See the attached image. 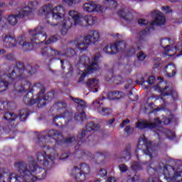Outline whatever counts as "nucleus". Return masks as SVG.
Masks as SVG:
<instances>
[{"label":"nucleus","instance_id":"f257e3e1","mask_svg":"<svg viewBox=\"0 0 182 182\" xmlns=\"http://www.w3.org/2000/svg\"><path fill=\"white\" fill-rule=\"evenodd\" d=\"M69 16L72 18L74 23H72L70 20H63L61 28L63 30L60 31L62 35H66L68 29L73 25L78 26H88L89 25H93L96 22V18L92 16H86L85 17L82 16L79 12L75 10H71L68 13Z\"/></svg>","mask_w":182,"mask_h":182},{"label":"nucleus","instance_id":"f03ea898","mask_svg":"<svg viewBox=\"0 0 182 182\" xmlns=\"http://www.w3.org/2000/svg\"><path fill=\"white\" fill-rule=\"evenodd\" d=\"M21 176H16L13 173L9 177L10 182H25V180L27 182H33L36 180H43L46 177V171L32 165L28 171L22 172Z\"/></svg>","mask_w":182,"mask_h":182},{"label":"nucleus","instance_id":"7ed1b4c3","mask_svg":"<svg viewBox=\"0 0 182 182\" xmlns=\"http://www.w3.org/2000/svg\"><path fill=\"white\" fill-rule=\"evenodd\" d=\"M39 14L45 15V16H48V18H53V19L59 21V19L63 18L65 9L60 6L54 7L53 9H52V6L50 5L45 6L40 9Z\"/></svg>","mask_w":182,"mask_h":182},{"label":"nucleus","instance_id":"20e7f679","mask_svg":"<svg viewBox=\"0 0 182 182\" xmlns=\"http://www.w3.org/2000/svg\"><path fill=\"white\" fill-rule=\"evenodd\" d=\"M99 41H100V33L97 31H90L76 45V49L86 50L91 43H96Z\"/></svg>","mask_w":182,"mask_h":182},{"label":"nucleus","instance_id":"39448f33","mask_svg":"<svg viewBox=\"0 0 182 182\" xmlns=\"http://www.w3.org/2000/svg\"><path fill=\"white\" fill-rule=\"evenodd\" d=\"M154 16H155V19L151 23H149V21L146 19L140 18L138 21L139 25L140 26H144V25H149L150 28H153V26L164 25L166 23V18L163 16V14L159 11H155L153 12Z\"/></svg>","mask_w":182,"mask_h":182},{"label":"nucleus","instance_id":"423d86ee","mask_svg":"<svg viewBox=\"0 0 182 182\" xmlns=\"http://www.w3.org/2000/svg\"><path fill=\"white\" fill-rule=\"evenodd\" d=\"M32 8L25 7L20 11L18 16L12 15L9 16L8 21L10 25L14 26V25H16V23L18 22V18H24V16H28V15H30L31 13H32Z\"/></svg>","mask_w":182,"mask_h":182},{"label":"nucleus","instance_id":"0eeeda50","mask_svg":"<svg viewBox=\"0 0 182 182\" xmlns=\"http://www.w3.org/2000/svg\"><path fill=\"white\" fill-rule=\"evenodd\" d=\"M4 42H9L10 43H14V42H16V45H11V46H18L19 45L23 48V49H32L31 46L29 44V43H27L25 41L24 39H23L22 37L18 38L17 40L13 39L12 38L6 36L4 38Z\"/></svg>","mask_w":182,"mask_h":182},{"label":"nucleus","instance_id":"6e6552de","mask_svg":"<svg viewBox=\"0 0 182 182\" xmlns=\"http://www.w3.org/2000/svg\"><path fill=\"white\" fill-rule=\"evenodd\" d=\"M82 9L85 12H103L105 9L95 2H88L83 4Z\"/></svg>","mask_w":182,"mask_h":182},{"label":"nucleus","instance_id":"1a4fd4ad","mask_svg":"<svg viewBox=\"0 0 182 182\" xmlns=\"http://www.w3.org/2000/svg\"><path fill=\"white\" fill-rule=\"evenodd\" d=\"M37 160L41 166L48 167V168L53 165V159L46 156V154H38Z\"/></svg>","mask_w":182,"mask_h":182},{"label":"nucleus","instance_id":"9d476101","mask_svg":"<svg viewBox=\"0 0 182 182\" xmlns=\"http://www.w3.org/2000/svg\"><path fill=\"white\" fill-rule=\"evenodd\" d=\"M102 105L103 102H102V100H100L99 99L96 100L92 103L93 108L97 110V112H100L102 116H107V114H110V113H112V109L103 108V107H102Z\"/></svg>","mask_w":182,"mask_h":182},{"label":"nucleus","instance_id":"9b49d317","mask_svg":"<svg viewBox=\"0 0 182 182\" xmlns=\"http://www.w3.org/2000/svg\"><path fill=\"white\" fill-rule=\"evenodd\" d=\"M160 124H161V122L159 118H156L152 123H147V122L144 120H140L138 122L136 127L138 129H146V127H149V129H156V127Z\"/></svg>","mask_w":182,"mask_h":182},{"label":"nucleus","instance_id":"f8f14e48","mask_svg":"<svg viewBox=\"0 0 182 182\" xmlns=\"http://www.w3.org/2000/svg\"><path fill=\"white\" fill-rule=\"evenodd\" d=\"M93 63L90 65L86 71L82 74L81 77H85L86 75H89V73H93V72H96V70H99V65H97V61L99 60V56L94 57L92 58Z\"/></svg>","mask_w":182,"mask_h":182},{"label":"nucleus","instance_id":"ddd939ff","mask_svg":"<svg viewBox=\"0 0 182 182\" xmlns=\"http://www.w3.org/2000/svg\"><path fill=\"white\" fill-rule=\"evenodd\" d=\"M31 43H38L36 41H45L46 36L42 33H38V28L31 32Z\"/></svg>","mask_w":182,"mask_h":182},{"label":"nucleus","instance_id":"4468645a","mask_svg":"<svg viewBox=\"0 0 182 182\" xmlns=\"http://www.w3.org/2000/svg\"><path fill=\"white\" fill-rule=\"evenodd\" d=\"M155 90L159 93H161V95L164 96H168V95H171L173 96L174 94L176 96H177V94L171 91V90L168 89V87H165L164 88H162L161 83H159V85L155 87Z\"/></svg>","mask_w":182,"mask_h":182},{"label":"nucleus","instance_id":"2eb2a0df","mask_svg":"<svg viewBox=\"0 0 182 182\" xmlns=\"http://www.w3.org/2000/svg\"><path fill=\"white\" fill-rule=\"evenodd\" d=\"M87 85L93 93H96L99 90V80L97 79L92 78L88 80Z\"/></svg>","mask_w":182,"mask_h":182},{"label":"nucleus","instance_id":"dca6fc26","mask_svg":"<svg viewBox=\"0 0 182 182\" xmlns=\"http://www.w3.org/2000/svg\"><path fill=\"white\" fill-rule=\"evenodd\" d=\"M79 171H80L79 168H75L73 171L75 180L78 182H85V180H86V173Z\"/></svg>","mask_w":182,"mask_h":182},{"label":"nucleus","instance_id":"f3484780","mask_svg":"<svg viewBox=\"0 0 182 182\" xmlns=\"http://www.w3.org/2000/svg\"><path fill=\"white\" fill-rule=\"evenodd\" d=\"M118 15L125 19V21H132L133 19V14L126 9L120 10L118 12Z\"/></svg>","mask_w":182,"mask_h":182},{"label":"nucleus","instance_id":"a211bd4d","mask_svg":"<svg viewBox=\"0 0 182 182\" xmlns=\"http://www.w3.org/2000/svg\"><path fill=\"white\" fill-rule=\"evenodd\" d=\"M165 72H166L168 77H173L176 75V66L174 65L169 64L165 68Z\"/></svg>","mask_w":182,"mask_h":182},{"label":"nucleus","instance_id":"6ab92c4d","mask_svg":"<svg viewBox=\"0 0 182 182\" xmlns=\"http://www.w3.org/2000/svg\"><path fill=\"white\" fill-rule=\"evenodd\" d=\"M124 95L119 92H112L108 94V98L109 100H117V99H122Z\"/></svg>","mask_w":182,"mask_h":182},{"label":"nucleus","instance_id":"aec40b11","mask_svg":"<svg viewBox=\"0 0 182 182\" xmlns=\"http://www.w3.org/2000/svg\"><path fill=\"white\" fill-rule=\"evenodd\" d=\"M104 50L105 52H106V53H108L109 55H114V53H116V52H117V48H116L115 44H109L105 47Z\"/></svg>","mask_w":182,"mask_h":182},{"label":"nucleus","instance_id":"412c9836","mask_svg":"<svg viewBox=\"0 0 182 182\" xmlns=\"http://www.w3.org/2000/svg\"><path fill=\"white\" fill-rule=\"evenodd\" d=\"M31 87H32L31 83L26 82V84L23 86H20L17 88V92H18V93H23V92L31 90Z\"/></svg>","mask_w":182,"mask_h":182},{"label":"nucleus","instance_id":"4be33fe9","mask_svg":"<svg viewBox=\"0 0 182 182\" xmlns=\"http://www.w3.org/2000/svg\"><path fill=\"white\" fill-rule=\"evenodd\" d=\"M78 168L80 170L79 172L84 174H86L87 173H89V171H90V168H89V166L85 164H82L80 166L79 168Z\"/></svg>","mask_w":182,"mask_h":182},{"label":"nucleus","instance_id":"5701e85b","mask_svg":"<svg viewBox=\"0 0 182 182\" xmlns=\"http://www.w3.org/2000/svg\"><path fill=\"white\" fill-rule=\"evenodd\" d=\"M117 48V52L119 50H124L126 49V42L125 41H120L117 43H114Z\"/></svg>","mask_w":182,"mask_h":182},{"label":"nucleus","instance_id":"b1692460","mask_svg":"<svg viewBox=\"0 0 182 182\" xmlns=\"http://www.w3.org/2000/svg\"><path fill=\"white\" fill-rule=\"evenodd\" d=\"M53 50L49 47H46L41 50V54L43 56H49V55H53Z\"/></svg>","mask_w":182,"mask_h":182},{"label":"nucleus","instance_id":"393cba45","mask_svg":"<svg viewBox=\"0 0 182 182\" xmlns=\"http://www.w3.org/2000/svg\"><path fill=\"white\" fill-rule=\"evenodd\" d=\"M8 89V83L2 80V78L0 77V92H4Z\"/></svg>","mask_w":182,"mask_h":182},{"label":"nucleus","instance_id":"a878e982","mask_svg":"<svg viewBox=\"0 0 182 182\" xmlns=\"http://www.w3.org/2000/svg\"><path fill=\"white\" fill-rule=\"evenodd\" d=\"M73 100L77 105L78 107H86V102H85L82 100L75 98Z\"/></svg>","mask_w":182,"mask_h":182},{"label":"nucleus","instance_id":"bb28decb","mask_svg":"<svg viewBox=\"0 0 182 182\" xmlns=\"http://www.w3.org/2000/svg\"><path fill=\"white\" fill-rule=\"evenodd\" d=\"M15 117H16L15 114L6 112L4 114V120L9 121V120H15Z\"/></svg>","mask_w":182,"mask_h":182},{"label":"nucleus","instance_id":"cd10ccee","mask_svg":"<svg viewBox=\"0 0 182 182\" xmlns=\"http://www.w3.org/2000/svg\"><path fill=\"white\" fill-rule=\"evenodd\" d=\"M75 119L76 120L83 122V120L86 119V114H85V112L82 111L79 114H77L75 116Z\"/></svg>","mask_w":182,"mask_h":182},{"label":"nucleus","instance_id":"c85d7f7f","mask_svg":"<svg viewBox=\"0 0 182 182\" xmlns=\"http://www.w3.org/2000/svg\"><path fill=\"white\" fill-rule=\"evenodd\" d=\"M63 2L68 5H75L76 4H80V0H63Z\"/></svg>","mask_w":182,"mask_h":182},{"label":"nucleus","instance_id":"c756f323","mask_svg":"<svg viewBox=\"0 0 182 182\" xmlns=\"http://www.w3.org/2000/svg\"><path fill=\"white\" fill-rule=\"evenodd\" d=\"M105 4H107V5H109L112 8H116V6L117 5V3L114 0H105Z\"/></svg>","mask_w":182,"mask_h":182},{"label":"nucleus","instance_id":"7c9ffc66","mask_svg":"<svg viewBox=\"0 0 182 182\" xmlns=\"http://www.w3.org/2000/svg\"><path fill=\"white\" fill-rule=\"evenodd\" d=\"M107 176V171L105 169H100L98 173V177L103 178V177H106Z\"/></svg>","mask_w":182,"mask_h":182},{"label":"nucleus","instance_id":"2f4dec72","mask_svg":"<svg viewBox=\"0 0 182 182\" xmlns=\"http://www.w3.org/2000/svg\"><path fill=\"white\" fill-rule=\"evenodd\" d=\"M58 41V38L55 36L50 37L47 41H46V45H49L50 43H53V42H56Z\"/></svg>","mask_w":182,"mask_h":182},{"label":"nucleus","instance_id":"473e14b6","mask_svg":"<svg viewBox=\"0 0 182 182\" xmlns=\"http://www.w3.org/2000/svg\"><path fill=\"white\" fill-rule=\"evenodd\" d=\"M137 58L139 59V60H144V59H146V54L139 52V53L137 55Z\"/></svg>","mask_w":182,"mask_h":182},{"label":"nucleus","instance_id":"72a5a7b5","mask_svg":"<svg viewBox=\"0 0 182 182\" xmlns=\"http://www.w3.org/2000/svg\"><path fill=\"white\" fill-rule=\"evenodd\" d=\"M119 170H120L121 173H124V172L127 171V167L124 165H120Z\"/></svg>","mask_w":182,"mask_h":182},{"label":"nucleus","instance_id":"f704fd0d","mask_svg":"<svg viewBox=\"0 0 182 182\" xmlns=\"http://www.w3.org/2000/svg\"><path fill=\"white\" fill-rule=\"evenodd\" d=\"M176 47L173 48V47H171L170 46H168L166 47L165 50H166V52H171V50H176Z\"/></svg>","mask_w":182,"mask_h":182},{"label":"nucleus","instance_id":"c9c22d12","mask_svg":"<svg viewBox=\"0 0 182 182\" xmlns=\"http://www.w3.org/2000/svg\"><path fill=\"white\" fill-rule=\"evenodd\" d=\"M154 80H156V78L153 76L150 77L148 80L149 85H153L154 83Z\"/></svg>","mask_w":182,"mask_h":182},{"label":"nucleus","instance_id":"e433bc0d","mask_svg":"<svg viewBox=\"0 0 182 182\" xmlns=\"http://www.w3.org/2000/svg\"><path fill=\"white\" fill-rule=\"evenodd\" d=\"M129 123H130V120H129V119H125V120H124V121L122 122V123L120 124V127L123 128V127H124V124H129Z\"/></svg>","mask_w":182,"mask_h":182},{"label":"nucleus","instance_id":"4c0bfd02","mask_svg":"<svg viewBox=\"0 0 182 182\" xmlns=\"http://www.w3.org/2000/svg\"><path fill=\"white\" fill-rule=\"evenodd\" d=\"M167 135L169 137V139H173L176 137V134H174V132H168Z\"/></svg>","mask_w":182,"mask_h":182},{"label":"nucleus","instance_id":"58836bf2","mask_svg":"<svg viewBox=\"0 0 182 182\" xmlns=\"http://www.w3.org/2000/svg\"><path fill=\"white\" fill-rule=\"evenodd\" d=\"M163 12H165L166 14H168V12H170V7L168 6H164L162 7Z\"/></svg>","mask_w":182,"mask_h":182},{"label":"nucleus","instance_id":"ea45409f","mask_svg":"<svg viewBox=\"0 0 182 182\" xmlns=\"http://www.w3.org/2000/svg\"><path fill=\"white\" fill-rule=\"evenodd\" d=\"M128 53L129 55H134V53H136V50H134V48H132L129 50Z\"/></svg>","mask_w":182,"mask_h":182},{"label":"nucleus","instance_id":"a19ab883","mask_svg":"<svg viewBox=\"0 0 182 182\" xmlns=\"http://www.w3.org/2000/svg\"><path fill=\"white\" fill-rule=\"evenodd\" d=\"M125 130L128 134H130V133H132V128L130 127H127L125 128Z\"/></svg>","mask_w":182,"mask_h":182},{"label":"nucleus","instance_id":"79ce46f5","mask_svg":"<svg viewBox=\"0 0 182 182\" xmlns=\"http://www.w3.org/2000/svg\"><path fill=\"white\" fill-rule=\"evenodd\" d=\"M4 109H5V103L0 102V110H4Z\"/></svg>","mask_w":182,"mask_h":182},{"label":"nucleus","instance_id":"37998d69","mask_svg":"<svg viewBox=\"0 0 182 182\" xmlns=\"http://www.w3.org/2000/svg\"><path fill=\"white\" fill-rule=\"evenodd\" d=\"M20 120L21 121V122H23V120H26V115H21V117H20Z\"/></svg>","mask_w":182,"mask_h":182},{"label":"nucleus","instance_id":"c03bdc74","mask_svg":"<svg viewBox=\"0 0 182 182\" xmlns=\"http://www.w3.org/2000/svg\"><path fill=\"white\" fill-rule=\"evenodd\" d=\"M107 182H116V179L114 178H109Z\"/></svg>","mask_w":182,"mask_h":182},{"label":"nucleus","instance_id":"a18cd8bd","mask_svg":"<svg viewBox=\"0 0 182 182\" xmlns=\"http://www.w3.org/2000/svg\"><path fill=\"white\" fill-rule=\"evenodd\" d=\"M73 138H69L68 140H67V143H72L73 141Z\"/></svg>","mask_w":182,"mask_h":182},{"label":"nucleus","instance_id":"49530a36","mask_svg":"<svg viewBox=\"0 0 182 182\" xmlns=\"http://www.w3.org/2000/svg\"><path fill=\"white\" fill-rule=\"evenodd\" d=\"M16 167H18V168H22V164L21 163L17 164Z\"/></svg>","mask_w":182,"mask_h":182},{"label":"nucleus","instance_id":"de8ad7c7","mask_svg":"<svg viewBox=\"0 0 182 182\" xmlns=\"http://www.w3.org/2000/svg\"><path fill=\"white\" fill-rule=\"evenodd\" d=\"M145 154H146V156H149V154H150V152L149 151V149H146L145 150Z\"/></svg>","mask_w":182,"mask_h":182},{"label":"nucleus","instance_id":"09e8293b","mask_svg":"<svg viewBox=\"0 0 182 182\" xmlns=\"http://www.w3.org/2000/svg\"><path fill=\"white\" fill-rule=\"evenodd\" d=\"M142 140H143L142 141L144 144L147 143V139L146 138H144V136L142 138Z\"/></svg>","mask_w":182,"mask_h":182},{"label":"nucleus","instance_id":"8fccbe9b","mask_svg":"<svg viewBox=\"0 0 182 182\" xmlns=\"http://www.w3.org/2000/svg\"><path fill=\"white\" fill-rule=\"evenodd\" d=\"M82 60H87V62H89V58H87V57H84V58H82Z\"/></svg>","mask_w":182,"mask_h":182},{"label":"nucleus","instance_id":"3c124183","mask_svg":"<svg viewBox=\"0 0 182 182\" xmlns=\"http://www.w3.org/2000/svg\"><path fill=\"white\" fill-rule=\"evenodd\" d=\"M4 53H5V50H0V55H4Z\"/></svg>","mask_w":182,"mask_h":182},{"label":"nucleus","instance_id":"603ef678","mask_svg":"<svg viewBox=\"0 0 182 182\" xmlns=\"http://www.w3.org/2000/svg\"><path fill=\"white\" fill-rule=\"evenodd\" d=\"M70 53H75V50H70Z\"/></svg>","mask_w":182,"mask_h":182},{"label":"nucleus","instance_id":"864d4df0","mask_svg":"<svg viewBox=\"0 0 182 182\" xmlns=\"http://www.w3.org/2000/svg\"><path fill=\"white\" fill-rule=\"evenodd\" d=\"M112 123H114V119H112V121L109 122V124H112Z\"/></svg>","mask_w":182,"mask_h":182},{"label":"nucleus","instance_id":"5fc2aeb1","mask_svg":"<svg viewBox=\"0 0 182 182\" xmlns=\"http://www.w3.org/2000/svg\"><path fill=\"white\" fill-rule=\"evenodd\" d=\"M8 79H9L10 80H14V78L11 77V76L8 77Z\"/></svg>","mask_w":182,"mask_h":182},{"label":"nucleus","instance_id":"6e6d98bb","mask_svg":"<svg viewBox=\"0 0 182 182\" xmlns=\"http://www.w3.org/2000/svg\"><path fill=\"white\" fill-rule=\"evenodd\" d=\"M0 6H5V4L4 3L2 4L0 3Z\"/></svg>","mask_w":182,"mask_h":182},{"label":"nucleus","instance_id":"4d7b16f0","mask_svg":"<svg viewBox=\"0 0 182 182\" xmlns=\"http://www.w3.org/2000/svg\"><path fill=\"white\" fill-rule=\"evenodd\" d=\"M107 82H109V80H112V78H106Z\"/></svg>","mask_w":182,"mask_h":182},{"label":"nucleus","instance_id":"13d9d810","mask_svg":"<svg viewBox=\"0 0 182 182\" xmlns=\"http://www.w3.org/2000/svg\"><path fill=\"white\" fill-rule=\"evenodd\" d=\"M158 80H161V81H163V78H161V77H158Z\"/></svg>","mask_w":182,"mask_h":182},{"label":"nucleus","instance_id":"bf43d9fd","mask_svg":"<svg viewBox=\"0 0 182 182\" xmlns=\"http://www.w3.org/2000/svg\"><path fill=\"white\" fill-rule=\"evenodd\" d=\"M136 2H139V1H144V0H135Z\"/></svg>","mask_w":182,"mask_h":182},{"label":"nucleus","instance_id":"052dcab7","mask_svg":"<svg viewBox=\"0 0 182 182\" xmlns=\"http://www.w3.org/2000/svg\"><path fill=\"white\" fill-rule=\"evenodd\" d=\"M1 133H2V129L0 128V135H1Z\"/></svg>","mask_w":182,"mask_h":182},{"label":"nucleus","instance_id":"680f3d73","mask_svg":"<svg viewBox=\"0 0 182 182\" xmlns=\"http://www.w3.org/2000/svg\"><path fill=\"white\" fill-rule=\"evenodd\" d=\"M95 182H100V181H99V180H95Z\"/></svg>","mask_w":182,"mask_h":182},{"label":"nucleus","instance_id":"e2e57ef3","mask_svg":"<svg viewBox=\"0 0 182 182\" xmlns=\"http://www.w3.org/2000/svg\"><path fill=\"white\" fill-rule=\"evenodd\" d=\"M133 168H136V165H134V166H133Z\"/></svg>","mask_w":182,"mask_h":182},{"label":"nucleus","instance_id":"0e129e2a","mask_svg":"<svg viewBox=\"0 0 182 182\" xmlns=\"http://www.w3.org/2000/svg\"><path fill=\"white\" fill-rule=\"evenodd\" d=\"M164 124H167V122H164Z\"/></svg>","mask_w":182,"mask_h":182},{"label":"nucleus","instance_id":"69168bd1","mask_svg":"<svg viewBox=\"0 0 182 182\" xmlns=\"http://www.w3.org/2000/svg\"><path fill=\"white\" fill-rule=\"evenodd\" d=\"M0 181H4V180H2V179L0 178Z\"/></svg>","mask_w":182,"mask_h":182},{"label":"nucleus","instance_id":"338daca9","mask_svg":"<svg viewBox=\"0 0 182 182\" xmlns=\"http://www.w3.org/2000/svg\"><path fill=\"white\" fill-rule=\"evenodd\" d=\"M44 100H46V98H44Z\"/></svg>","mask_w":182,"mask_h":182}]
</instances>
